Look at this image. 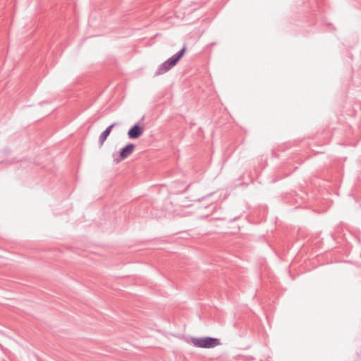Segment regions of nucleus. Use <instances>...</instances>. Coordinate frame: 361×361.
<instances>
[{"label": "nucleus", "mask_w": 361, "mask_h": 361, "mask_svg": "<svg viewBox=\"0 0 361 361\" xmlns=\"http://www.w3.org/2000/svg\"><path fill=\"white\" fill-rule=\"evenodd\" d=\"M188 342L196 348H214L221 345L219 338L209 336H191Z\"/></svg>", "instance_id": "nucleus-1"}, {"label": "nucleus", "mask_w": 361, "mask_h": 361, "mask_svg": "<svg viewBox=\"0 0 361 361\" xmlns=\"http://www.w3.org/2000/svg\"><path fill=\"white\" fill-rule=\"evenodd\" d=\"M112 128V126H110L106 130H104L100 135V141L103 143L107 137L109 135L111 130Z\"/></svg>", "instance_id": "nucleus-5"}, {"label": "nucleus", "mask_w": 361, "mask_h": 361, "mask_svg": "<svg viewBox=\"0 0 361 361\" xmlns=\"http://www.w3.org/2000/svg\"><path fill=\"white\" fill-rule=\"evenodd\" d=\"M135 150V145L133 144H128L121 148L118 152V157L115 161L118 163L128 157H130Z\"/></svg>", "instance_id": "nucleus-3"}, {"label": "nucleus", "mask_w": 361, "mask_h": 361, "mask_svg": "<svg viewBox=\"0 0 361 361\" xmlns=\"http://www.w3.org/2000/svg\"><path fill=\"white\" fill-rule=\"evenodd\" d=\"M142 128L138 125L133 126L128 132V135L131 139H137L142 134Z\"/></svg>", "instance_id": "nucleus-4"}, {"label": "nucleus", "mask_w": 361, "mask_h": 361, "mask_svg": "<svg viewBox=\"0 0 361 361\" xmlns=\"http://www.w3.org/2000/svg\"><path fill=\"white\" fill-rule=\"evenodd\" d=\"M183 54L184 49H182L180 52L169 58L161 66V71L165 72L173 67L183 56Z\"/></svg>", "instance_id": "nucleus-2"}]
</instances>
